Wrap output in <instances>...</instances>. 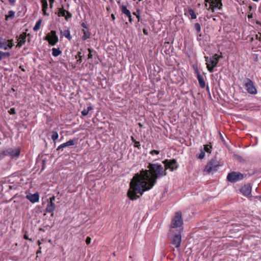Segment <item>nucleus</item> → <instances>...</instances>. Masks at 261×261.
Wrapping results in <instances>:
<instances>
[{
    "mask_svg": "<svg viewBox=\"0 0 261 261\" xmlns=\"http://www.w3.org/2000/svg\"><path fill=\"white\" fill-rule=\"evenodd\" d=\"M147 168L136 174L130 182V188L127 194L130 200L138 199L144 192L153 188L158 178L167 175V172L162 165L149 163Z\"/></svg>",
    "mask_w": 261,
    "mask_h": 261,
    "instance_id": "1",
    "label": "nucleus"
},
{
    "mask_svg": "<svg viewBox=\"0 0 261 261\" xmlns=\"http://www.w3.org/2000/svg\"><path fill=\"white\" fill-rule=\"evenodd\" d=\"M183 221L181 217V213L177 212L172 219L170 224V234H174L175 232H182L184 229Z\"/></svg>",
    "mask_w": 261,
    "mask_h": 261,
    "instance_id": "2",
    "label": "nucleus"
},
{
    "mask_svg": "<svg viewBox=\"0 0 261 261\" xmlns=\"http://www.w3.org/2000/svg\"><path fill=\"white\" fill-rule=\"evenodd\" d=\"M204 6L207 10L214 12L215 10H221L223 5L221 0H204Z\"/></svg>",
    "mask_w": 261,
    "mask_h": 261,
    "instance_id": "3",
    "label": "nucleus"
},
{
    "mask_svg": "<svg viewBox=\"0 0 261 261\" xmlns=\"http://www.w3.org/2000/svg\"><path fill=\"white\" fill-rule=\"evenodd\" d=\"M220 57H219L217 54H215L212 57L210 58L208 57L206 58V67L208 70L210 72H213L214 68L216 67L220 59Z\"/></svg>",
    "mask_w": 261,
    "mask_h": 261,
    "instance_id": "4",
    "label": "nucleus"
},
{
    "mask_svg": "<svg viewBox=\"0 0 261 261\" xmlns=\"http://www.w3.org/2000/svg\"><path fill=\"white\" fill-rule=\"evenodd\" d=\"M220 166L219 162L216 159L211 160L206 165L204 171L207 173L217 171Z\"/></svg>",
    "mask_w": 261,
    "mask_h": 261,
    "instance_id": "5",
    "label": "nucleus"
},
{
    "mask_svg": "<svg viewBox=\"0 0 261 261\" xmlns=\"http://www.w3.org/2000/svg\"><path fill=\"white\" fill-rule=\"evenodd\" d=\"M45 40H47L50 45H55L59 41L56 32L54 30L51 31L50 32L46 35Z\"/></svg>",
    "mask_w": 261,
    "mask_h": 261,
    "instance_id": "6",
    "label": "nucleus"
},
{
    "mask_svg": "<svg viewBox=\"0 0 261 261\" xmlns=\"http://www.w3.org/2000/svg\"><path fill=\"white\" fill-rule=\"evenodd\" d=\"M244 86L247 91L251 94H256L257 89L253 82L249 79H247L244 83Z\"/></svg>",
    "mask_w": 261,
    "mask_h": 261,
    "instance_id": "7",
    "label": "nucleus"
},
{
    "mask_svg": "<svg viewBox=\"0 0 261 261\" xmlns=\"http://www.w3.org/2000/svg\"><path fill=\"white\" fill-rule=\"evenodd\" d=\"M163 163L165 165V167H164V168L165 169V171H166L167 169H169L170 171H173L178 168L177 162L175 159L170 161L166 159L163 161Z\"/></svg>",
    "mask_w": 261,
    "mask_h": 261,
    "instance_id": "8",
    "label": "nucleus"
},
{
    "mask_svg": "<svg viewBox=\"0 0 261 261\" xmlns=\"http://www.w3.org/2000/svg\"><path fill=\"white\" fill-rule=\"evenodd\" d=\"M243 178L244 175L243 174L236 172H231L228 173L227 176V180L231 182H236L242 180Z\"/></svg>",
    "mask_w": 261,
    "mask_h": 261,
    "instance_id": "9",
    "label": "nucleus"
},
{
    "mask_svg": "<svg viewBox=\"0 0 261 261\" xmlns=\"http://www.w3.org/2000/svg\"><path fill=\"white\" fill-rule=\"evenodd\" d=\"M181 232H175L174 234H171L173 236L171 244L177 248H179L180 246L181 242Z\"/></svg>",
    "mask_w": 261,
    "mask_h": 261,
    "instance_id": "10",
    "label": "nucleus"
},
{
    "mask_svg": "<svg viewBox=\"0 0 261 261\" xmlns=\"http://www.w3.org/2000/svg\"><path fill=\"white\" fill-rule=\"evenodd\" d=\"M13 45V40L12 39H0V49H4V50L10 49Z\"/></svg>",
    "mask_w": 261,
    "mask_h": 261,
    "instance_id": "11",
    "label": "nucleus"
},
{
    "mask_svg": "<svg viewBox=\"0 0 261 261\" xmlns=\"http://www.w3.org/2000/svg\"><path fill=\"white\" fill-rule=\"evenodd\" d=\"M55 200V196H53L52 197H50L45 209L47 213H51V215L52 216L54 215L53 212L56 208V205L54 203Z\"/></svg>",
    "mask_w": 261,
    "mask_h": 261,
    "instance_id": "12",
    "label": "nucleus"
},
{
    "mask_svg": "<svg viewBox=\"0 0 261 261\" xmlns=\"http://www.w3.org/2000/svg\"><path fill=\"white\" fill-rule=\"evenodd\" d=\"M251 187L250 185L247 184L243 186L240 189V193L247 197H251Z\"/></svg>",
    "mask_w": 261,
    "mask_h": 261,
    "instance_id": "13",
    "label": "nucleus"
},
{
    "mask_svg": "<svg viewBox=\"0 0 261 261\" xmlns=\"http://www.w3.org/2000/svg\"><path fill=\"white\" fill-rule=\"evenodd\" d=\"M58 15L59 16L64 17L66 20L72 17V14L68 11L64 9L63 8L59 9Z\"/></svg>",
    "mask_w": 261,
    "mask_h": 261,
    "instance_id": "14",
    "label": "nucleus"
},
{
    "mask_svg": "<svg viewBox=\"0 0 261 261\" xmlns=\"http://www.w3.org/2000/svg\"><path fill=\"white\" fill-rule=\"evenodd\" d=\"M76 140L75 139L70 140L68 141L67 142L61 144L60 145H59L58 147L57 150H59L60 149H63L64 148H65L66 147L74 145L76 143Z\"/></svg>",
    "mask_w": 261,
    "mask_h": 261,
    "instance_id": "15",
    "label": "nucleus"
},
{
    "mask_svg": "<svg viewBox=\"0 0 261 261\" xmlns=\"http://www.w3.org/2000/svg\"><path fill=\"white\" fill-rule=\"evenodd\" d=\"M27 198L31 202L35 203L39 201V195L38 193H36L33 194H30L26 196Z\"/></svg>",
    "mask_w": 261,
    "mask_h": 261,
    "instance_id": "16",
    "label": "nucleus"
},
{
    "mask_svg": "<svg viewBox=\"0 0 261 261\" xmlns=\"http://www.w3.org/2000/svg\"><path fill=\"white\" fill-rule=\"evenodd\" d=\"M196 73H197V80L198 81V83L199 84L200 87L201 88H204L205 87V80L203 76L200 75L199 72L198 70H196Z\"/></svg>",
    "mask_w": 261,
    "mask_h": 261,
    "instance_id": "17",
    "label": "nucleus"
},
{
    "mask_svg": "<svg viewBox=\"0 0 261 261\" xmlns=\"http://www.w3.org/2000/svg\"><path fill=\"white\" fill-rule=\"evenodd\" d=\"M41 4H42V10L43 12V14L44 15H49V14H47L46 13V10L48 8V4L47 0H41Z\"/></svg>",
    "mask_w": 261,
    "mask_h": 261,
    "instance_id": "18",
    "label": "nucleus"
},
{
    "mask_svg": "<svg viewBox=\"0 0 261 261\" xmlns=\"http://www.w3.org/2000/svg\"><path fill=\"white\" fill-rule=\"evenodd\" d=\"M26 37L24 35H21L18 39V42L16 45L17 47H20L25 42Z\"/></svg>",
    "mask_w": 261,
    "mask_h": 261,
    "instance_id": "19",
    "label": "nucleus"
},
{
    "mask_svg": "<svg viewBox=\"0 0 261 261\" xmlns=\"http://www.w3.org/2000/svg\"><path fill=\"white\" fill-rule=\"evenodd\" d=\"M83 33V35L82 37L83 40H86V39L89 38L91 36V33L88 30H82Z\"/></svg>",
    "mask_w": 261,
    "mask_h": 261,
    "instance_id": "20",
    "label": "nucleus"
},
{
    "mask_svg": "<svg viewBox=\"0 0 261 261\" xmlns=\"http://www.w3.org/2000/svg\"><path fill=\"white\" fill-rule=\"evenodd\" d=\"M61 34H62L65 37H66L68 40H70L71 39V36L70 35V32L69 30H66L63 32L62 31H60Z\"/></svg>",
    "mask_w": 261,
    "mask_h": 261,
    "instance_id": "21",
    "label": "nucleus"
},
{
    "mask_svg": "<svg viewBox=\"0 0 261 261\" xmlns=\"http://www.w3.org/2000/svg\"><path fill=\"white\" fill-rule=\"evenodd\" d=\"M62 54V51L59 48H52V55L54 57H57Z\"/></svg>",
    "mask_w": 261,
    "mask_h": 261,
    "instance_id": "22",
    "label": "nucleus"
},
{
    "mask_svg": "<svg viewBox=\"0 0 261 261\" xmlns=\"http://www.w3.org/2000/svg\"><path fill=\"white\" fill-rule=\"evenodd\" d=\"M41 23H42V19H40L36 23V24L33 28V30L34 31H37L38 30H39V29L40 28Z\"/></svg>",
    "mask_w": 261,
    "mask_h": 261,
    "instance_id": "23",
    "label": "nucleus"
},
{
    "mask_svg": "<svg viewBox=\"0 0 261 261\" xmlns=\"http://www.w3.org/2000/svg\"><path fill=\"white\" fill-rule=\"evenodd\" d=\"M93 110V107L91 106H89L87 108V109H84L82 111V114L83 116H85L87 115L89 113V112L91 110Z\"/></svg>",
    "mask_w": 261,
    "mask_h": 261,
    "instance_id": "24",
    "label": "nucleus"
},
{
    "mask_svg": "<svg viewBox=\"0 0 261 261\" xmlns=\"http://www.w3.org/2000/svg\"><path fill=\"white\" fill-rule=\"evenodd\" d=\"M10 56V54L9 52H3L0 51V61L4 58L9 57Z\"/></svg>",
    "mask_w": 261,
    "mask_h": 261,
    "instance_id": "25",
    "label": "nucleus"
},
{
    "mask_svg": "<svg viewBox=\"0 0 261 261\" xmlns=\"http://www.w3.org/2000/svg\"><path fill=\"white\" fill-rule=\"evenodd\" d=\"M188 12L191 16V19H194L196 18V15L195 13V12L193 10H192V9H189Z\"/></svg>",
    "mask_w": 261,
    "mask_h": 261,
    "instance_id": "26",
    "label": "nucleus"
},
{
    "mask_svg": "<svg viewBox=\"0 0 261 261\" xmlns=\"http://www.w3.org/2000/svg\"><path fill=\"white\" fill-rule=\"evenodd\" d=\"M121 10L122 12L125 14L126 15L127 14H128L130 11L127 9V7L125 6L122 5L121 7Z\"/></svg>",
    "mask_w": 261,
    "mask_h": 261,
    "instance_id": "27",
    "label": "nucleus"
},
{
    "mask_svg": "<svg viewBox=\"0 0 261 261\" xmlns=\"http://www.w3.org/2000/svg\"><path fill=\"white\" fill-rule=\"evenodd\" d=\"M15 15V12L12 11L10 10L8 12V15L6 16V20H8L9 18H12L14 17Z\"/></svg>",
    "mask_w": 261,
    "mask_h": 261,
    "instance_id": "28",
    "label": "nucleus"
},
{
    "mask_svg": "<svg viewBox=\"0 0 261 261\" xmlns=\"http://www.w3.org/2000/svg\"><path fill=\"white\" fill-rule=\"evenodd\" d=\"M59 137V135L58 133L56 131H53V135L51 136V139L54 141H55L56 140L58 139Z\"/></svg>",
    "mask_w": 261,
    "mask_h": 261,
    "instance_id": "29",
    "label": "nucleus"
},
{
    "mask_svg": "<svg viewBox=\"0 0 261 261\" xmlns=\"http://www.w3.org/2000/svg\"><path fill=\"white\" fill-rule=\"evenodd\" d=\"M12 156H18L20 154V150L17 149L15 151L10 153Z\"/></svg>",
    "mask_w": 261,
    "mask_h": 261,
    "instance_id": "30",
    "label": "nucleus"
},
{
    "mask_svg": "<svg viewBox=\"0 0 261 261\" xmlns=\"http://www.w3.org/2000/svg\"><path fill=\"white\" fill-rule=\"evenodd\" d=\"M211 148H212V146L210 145L207 144V145H204V149L206 152H207L208 153H211Z\"/></svg>",
    "mask_w": 261,
    "mask_h": 261,
    "instance_id": "31",
    "label": "nucleus"
},
{
    "mask_svg": "<svg viewBox=\"0 0 261 261\" xmlns=\"http://www.w3.org/2000/svg\"><path fill=\"white\" fill-rule=\"evenodd\" d=\"M133 14L134 15L136 16L137 18H138V21H139L140 19V10L139 9H137V11L136 12H133Z\"/></svg>",
    "mask_w": 261,
    "mask_h": 261,
    "instance_id": "32",
    "label": "nucleus"
},
{
    "mask_svg": "<svg viewBox=\"0 0 261 261\" xmlns=\"http://www.w3.org/2000/svg\"><path fill=\"white\" fill-rule=\"evenodd\" d=\"M159 153H160V151L158 150H152L149 152V153L152 155H153L154 154L158 155L159 154Z\"/></svg>",
    "mask_w": 261,
    "mask_h": 261,
    "instance_id": "33",
    "label": "nucleus"
},
{
    "mask_svg": "<svg viewBox=\"0 0 261 261\" xmlns=\"http://www.w3.org/2000/svg\"><path fill=\"white\" fill-rule=\"evenodd\" d=\"M8 112L11 115H14L16 113L15 110V109L14 108H11L9 110Z\"/></svg>",
    "mask_w": 261,
    "mask_h": 261,
    "instance_id": "34",
    "label": "nucleus"
},
{
    "mask_svg": "<svg viewBox=\"0 0 261 261\" xmlns=\"http://www.w3.org/2000/svg\"><path fill=\"white\" fill-rule=\"evenodd\" d=\"M195 28L196 30L198 32H200V30H201V27H200V24H199L198 23H195Z\"/></svg>",
    "mask_w": 261,
    "mask_h": 261,
    "instance_id": "35",
    "label": "nucleus"
},
{
    "mask_svg": "<svg viewBox=\"0 0 261 261\" xmlns=\"http://www.w3.org/2000/svg\"><path fill=\"white\" fill-rule=\"evenodd\" d=\"M88 50L89 52L88 54V58L91 59L92 58V52L93 51V49L91 48H88Z\"/></svg>",
    "mask_w": 261,
    "mask_h": 261,
    "instance_id": "36",
    "label": "nucleus"
},
{
    "mask_svg": "<svg viewBox=\"0 0 261 261\" xmlns=\"http://www.w3.org/2000/svg\"><path fill=\"white\" fill-rule=\"evenodd\" d=\"M205 156V153L203 151H201L200 153L199 154L198 158L200 159H202Z\"/></svg>",
    "mask_w": 261,
    "mask_h": 261,
    "instance_id": "37",
    "label": "nucleus"
},
{
    "mask_svg": "<svg viewBox=\"0 0 261 261\" xmlns=\"http://www.w3.org/2000/svg\"><path fill=\"white\" fill-rule=\"evenodd\" d=\"M255 38H256V39L259 40L260 41H261V33H258L255 35Z\"/></svg>",
    "mask_w": 261,
    "mask_h": 261,
    "instance_id": "38",
    "label": "nucleus"
},
{
    "mask_svg": "<svg viewBox=\"0 0 261 261\" xmlns=\"http://www.w3.org/2000/svg\"><path fill=\"white\" fill-rule=\"evenodd\" d=\"M134 144H134V146L135 147H137V148H139V146L140 145L139 142H138V141H137L136 140H134Z\"/></svg>",
    "mask_w": 261,
    "mask_h": 261,
    "instance_id": "39",
    "label": "nucleus"
},
{
    "mask_svg": "<svg viewBox=\"0 0 261 261\" xmlns=\"http://www.w3.org/2000/svg\"><path fill=\"white\" fill-rule=\"evenodd\" d=\"M91 238L89 237H88L87 238H86V243L87 245L89 244L91 242Z\"/></svg>",
    "mask_w": 261,
    "mask_h": 261,
    "instance_id": "40",
    "label": "nucleus"
},
{
    "mask_svg": "<svg viewBox=\"0 0 261 261\" xmlns=\"http://www.w3.org/2000/svg\"><path fill=\"white\" fill-rule=\"evenodd\" d=\"M24 239H25V240H29L30 241H32L31 239H29L28 236H27V234H24Z\"/></svg>",
    "mask_w": 261,
    "mask_h": 261,
    "instance_id": "41",
    "label": "nucleus"
},
{
    "mask_svg": "<svg viewBox=\"0 0 261 261\" xmlns=\"http://www.w3.org/2000/svg\"><path fill=\"white\" fill-rule=\"evenodd\" d=\"M9 3H10V4L11 5H13L15 2V0H8Z\"/></svg>",
    "mask_w": 261,
    "mask_h": 261,
    "instance_id": "42",
    "label": "nucleus"
},
{
    "mask_svg": "<svg viewBox=\"0 0 261 261\" xmlns=\"http://www.w3.org/2000/svg\"><path fill=\"white\" fill-rule=\"evenodd\" d=\"M143 33H144L145 35H148V32H147V31L146 29H144L143 30Z\"/></svg>",
    "mask_w": 261,
    "mask_h": 261,
    "instance_id": "43",
    "label": "nucleus"
},
{
    "mask_svg": "<svg viewBox=\"0 0 261 261\" xmlns=\"http://www.w3.org/2000/svg\"><path fill=\"white\" fill-rule=\"evenodd\" d=\"M81 53L80 51H79L77 53V56H76V58H77V57L82 58V56H81Z\"/></svg>",
    "mask_w": 261,
    "mask_h": 261,
    "instance_id": "44",
    "label": "nucleus"
},
{
    "mask_svg": "<svg viewBox=\"0 0 261 261\" xmlns=\"http://www.w3.org/2000/svg\"><path fill=\"white\" fill-rule=\"evenodd\" d=\"M4 156L3 153L0 152V160H2Z\"/></svg>",
    "mask_w": 261,
    "mask_h": 261,
    "instance_id": "45",
    "label": "nucleus"
},
{
    "mask_svg": "<svg viewBox=\"0 0 261 261\" xmlns=\"http://www.w3.org/2000/svg\"><path fill=\"white\" fill-rule=\"evenodd\" d=\"M81 25L84 28H87V25L86 24L84 23V22H83L82 24H81Z\"/></svg>",
    "mask_w": 261,
    "mask_h": 261,
    "instance_id": "46",
    "label": "nucleus"
},
{
    "mask_svg": "<svg viewBox=\"0 0 261 261\" xmlns=\"http://www.w3.org/2000/svg\"><path fill=\"white\" fill-rule=\"evenodd\" d=\"M128 18H129V22H130V23H132V21H133L132 18V16L129 17Z\"/></svg>",
    "mask_w": 261,
    "mask_h": 261,
    "instance_id": "47",
    "label": "nucleus"
},
{
    "mask_svg": "<svg viewBox=\"0 0 261 261\" xmlns=\"http://www.w3.org/2000/svg\"><path fill=\"white\" fill-rule=\"evenodd\" d=\"M248 17L249 18H252V14H249V15H248Z\"/></svg>",
    "mask_w": 261,
    "mask_h": 261,
    "instance_id": "48",
    "label": "nucleus"
},
{
    "mask_svg": "<svg viewBox=\"0 0 261 261\" xmlns=\"http://www.w3.org/2000/svg\"><path fill=\"white\" fill-rule=\"evenodd\" d=\"M53 4L54 3H49V6L50 8H52L53 7Z\"/></svg>",
    "mask_w": 261,
    "mask_h": 261,
    "instance_id": "49",
    "label": "nucleus"
},
{
    "mask_svg": "<svg viewBox=\"0 0 261 261\" xmlns=\"http://www.w3.org/2000/svg\"><path fill=\"white\" fill-rule=\"evenodd\" d=\"M256 23L258 24V25H261V23L259 21H258V20H257L256 21Z\"/></svg>",
    "mask_w": 261,
    "mask_h": 261,
    "instance_id": "50",
    "label": "nucleus"
},
{
    "mask_svg": "<svg viewBox=\"0 0 261 261\" xmlns=\"http://www.w3.org/2000/svg\"><path fill=\"white\" fill-rule=\"evenodd\" d=\"M126 16H127V17H128V18H129V17L132 16H131L130 12H129L128 14H127V15H126Z\"/></svg>",
    "mask_w": 261,
    "mask_h": 261,
    "instance_id": "51",
    "label": "nucleus"
},
{
    "mask_svg": "<svg viewBox=\"0 0 261 261\" xmlns=\"http://www.w3.org/2000/svg\"><path fill=\"white\" fill-rule=\"evenodd\" d=\"M41 247L39 248V250L37 251V254L40 253L41 252Z\"/></svg>",
    "mask_w": 261,
    "mask_h": 261,
    "instance_id": "52",
    "label": "nucleus"
},
{
    "mask_svg": "<svg viewBox=\"0 0 261 261\" xmlns=\"http://www.w3.org/2000/svg\"><path fill=\"white\" fill-rule=\"evenodd\" d=\"M49 3H54L55 2V0H49Z\"/></svg>",
    "mask_w": 261,
    "mask_h": 261,
    "instance_id": "53",
    "label": "nucleus"
},
{
    "mask_svg": "<svg viewBox=\"0 0 261 261\" xmlns=\"http://www.w3.org/2000/svg\"><path fill=\"white\" fill-rule=\"evenodd\" d=\"M206 90H207V91H210V89H209L208 86H206Z\"/></svg>",
    "mask_w": 261,
    "mask_h": 261,
    "instance_id": "54",
    "label": "nucleus"
},
{
    "mask_svg": "<svg viewBox=\"0 0 261 261\" xmlns=\"http://www.w3.org/2000/svg\"><path fill=\"white\" fill-rule=\"evenodd\" d=\"M81 58H79V59L77 60V62H81Z\"/></svg>",
    "mask_w": 261,
    "mask_h": 261,
    "instance_id": "55",
    "label": "nucleus"
},
{
    "mask_svg": "<svg viewBox=\"0 0 261 261\" xmlns=\"http://www.w3.org/2000/svg\"><path fill=\"white\" fill-rule=\"evenodd\" d=\"M111 16H112V18H113V19H115V16H114V14H112V15H111Z\"/></svg>",
    "mask_w": 261,
    "mask_h": 261,
    "instance_id": "56",
    "label": "nucleus"
},
{
    "mask_svg": "<svg viewBox=\"0 0 261 261\" xmlns=\"http://www.w3.org/2000/svg\"><path fill=\"white\" fill-rule=\"evenodd\" d=\"M131 139H132V140L134 142V140H135L134 139V137H131Z\"/></svg>",
    "mask_w": 261,
    "mask_h": 261,
    "instance_id": "57",
    "label": "nucleus"
},
{
    "mask_svg": "<svg viewBox=\"0 0 261 261\" xmlns=\"http://www.w3.org/2000/svg\"><path fill=\"white\" fill-rule=\"evenodd\" d=\"M37 243H38V244L39 245H40L41 244V242H40V241H38Z\"/></svg>",
    "mask_w": 261,
    "mask_h": 261,
    "instance_id": "58",
    "label": "nucleus"
},
{
    "mask_svg": "<svg viewBox=\"0 0 261 261\" xmlns=\"http://www.w3.org/2000/svg\"><path fill=\"white\" fill-rule=\"evenodd\" d=\"M39 230H40V231H43V229H42V228H40V229H39Z\"/></svg>",
    "mask_w": 261,
    "mask_h": 261,
    "instance_id": "59",
    "label": "nucleus"
},
{
    "mask_svg": "<svg viewBox=\"0 0 261 261\" xmlns=\"http://www.w3.org/2000/svg\"><path fill=\"white\" fill-rule=\"evenodd\" d=\"M252 1L254 2H258V0H252Z\"/></svg>",
    "mask_w": 261,
    "mask_h": 261,
    "instance_id": "60",
    "label": "nucleus"
}]
</instances>
